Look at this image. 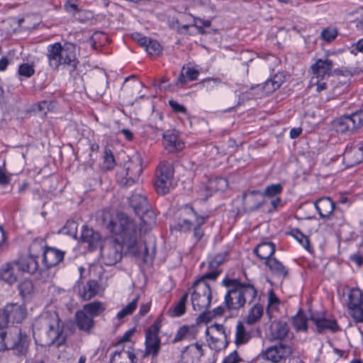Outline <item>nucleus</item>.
<instances>
[{
  "label": "nucleus",
  "instance_id": "473e14b6",
  "mask_svg": "<svg viewBox=\"0 0 363 363\" xmlns=\"http://www.w3.org/2000/svg\"><path fill=\"white\" fill-rule=\"evenodd\" d=\"M251 337L250 332L245 328L241 321H239L236 325L235 343L237 345L246 344Z\"/></svg>",
  "mask_w": 363,
  "mask_h": 363
},
{
  "label": "nucleus",
  "instance_id": "e2e57ef3",
  "mask_svg": "<svg viewBox=\"0 0 363 363\" xmlns=\"http://www.w3.org/2000/svg\"><path fill=\"white\" fill-rule=\"evenodd\" d=\"M106 84L104 83V82H99L98 83L95 84L93 88L95 89L96 94L98 96H102L105 92Z\"/></svg>",
  "mask_w": 363,
  "mask_h": 363
},
{
  "label": "nucleus",
  "instance_id": "f704fd0d",
  "mask_svg": "<svg viewBox=\"0 0 363 363\" xmlns=\"http://www.w3.org/2000/svg\"><path fill=\"white\" fill-rule=\"evenodd\" d=\"M188 296L189 294L187 292L184 293L179 301L169 309L168 313L171 317H179L185 313Z\"/></svg>",
  "mask_w": 363,
  "mask_h": 363
},
{
  "label": "nucleus",
  "instance_id": "b1692460",
  "mask_svg": "<svg viewBox=\"0 0 363 363\" xmlns=\"http://www.w3.org/2000/svg\"><path fill=\"white\" fill-rule=\"evenodd\" d=\"M363 159V150L362 147H347L343 154V162L347 167H352Z\"/></svg>",
  "mask_w": 363,
  "mask_h": 363
},
{
  "label": "nucleus",
  "instance_id": "6ab92c4d",
  "mask_svg": "<svg viewBox=\"0 0 363 363\" xmlns=\"http://www.w3.org/2000/svg\"><path fill=\"white\" fill-rule=\"evenodd\" d=\"M65 252L53 247H47L43 253L42 262L47 268L56 266L61 262Z\"/></svg>",
  "mask_w": 363,
  "mask_h": 363
},
{
  "label": "nucleus",
  "instance_id": "dca6fc26",
  "mask_svg": "<svg viewBox=\"0 0 363 363\" xmlns=\"http://www.w3.org/2000/svg\"><path fill=\"white\" fill-rule=\"evenodd\" d=\"M291 352V349L290 347L280 343L269 347L265 351H262L260 356L265 360L272 363H277L286 359Z\"/></svg>",
  "mask_w": 363,
  "mask_h": 363
},
{
  "label": "nucleus",
  "instance_id": "cd10ccee",
  "mask_svg": "<svg viewBox=\"0 0 363 363\" xmlns=\"http://www.w3.org/2000/svg\"><path fill=\"white\" fill-rule=\"evenodd\" d=\"M315 206L323 218H329L335 210V203L329 197H323L315 202Z\"/></svg>",
  "mask_w": 363,
  "mask_h": 363
},
{
  "label": "nucleus",
  "instance_id": "69168bd1",
  "mask_svg": "<svg viewBox=\"0 0 363 363\" xmlns=\"http://www.w3.org/2000/svg\"><path fill=\"white\" fill-rule=\"evenodd\" d=\"M240 361L236 351L233 352L223 359V363H238Z\"/></svg>",
  "mask_w": 363,
  "mask_h": 363
},
{
  "label": "nucleus",
  "instance_id": "6e6552de",
  "mask_svg": "<svg viewBox=\"0 0 363 363\" xmlns=\"http://www.w3.org/2000/svg\"><path fill=\"white\" fill-rule=\"evenodd\" d=\"M105 307L99 301H94L85 304L82 308L75 313V323L79 330L89 333L94 326V318L99 315Z\"/></svg>",
  "mask_w": 363,
  "mask_h": 363
},
{
  "label": "nucleus",
  "instance_id": "8fccbe9b",
  "mask_svg": "<svg viewBox=\"0 0 363 363\" xmlns=\"http://www.w3.org/2000/svg\"><path fill=\"white\" fill-rule=\"evenodd\" d=\"M62 230L65 234L75 237L77 233V223L74 220H67Z\"/></svg>",
  "mask_w": 363,
  "mask_h": 363
},
{
  "label": "nucleus",
  "instance_id": "c756f323",
  "mask_svg": "<svg viewBox=\"0 0 363 363\" xmlns=\"http://www.w3.org/2000/svg\"><path fill=\"white\" fill-rule=\"evenodd\" d=\"M289 328L282 320L273 321L270 326V336L273 340H283L287 337Z\"/></svg>",
  "mask_w": 363,
  "mask_h": 363
},
{
  "label": "nucleus",
  "instance_id": "9b49d317",
  "mask_svg": "<svg viewBox=\"0 0 363 363\" xmlns=\"http://www.w3.org/2000/svg\"><path fill=\"white\" fill-rule=\"evenodd\" d=\"M142 172V167L138 162H130L125 167H120L116 172L117 182L122 186L133 184Z\"/></svg>",
  "mask_w": 363,
  "mask_h": 363
},
{
  "label": "nucleus",
  "instance_id": "052dcab7",
  "mask_svg": "<svg viewBox=\"0 0 363 363\" xmlns=\"http://www.w3.org/2000/svg\"><path fill=\"white\" fill-rule=\"evenodd\" d=\"M348 87V84L347 82H340V85H336L334 86L333 89V93L335 96H337L346 91Z\"/></svg>",
  "mask_w": 363,
  "mask_h": 363
},
{
  "label": "nucleus",
  "instance_id": "7ed1b4c3",
  "mask_svg": "<svg viewBox=\"0 0 363 363\" xmlns=\"http://www.w3.org/2000/svg\"><path fill=\"white\" fill-rule=\"evenodd\" d=\"M33 335L38 337L42 345L57 342L62 333V327L57 313L55 310L44 312L33 325Z\"/></svg>",
  "mask_w": 363,
  "mask_h": 363
},
{
  "label": "nucleus",
  "instance_id": "f03ea898",
  "mask_svg": "<svg viewBox=\"0 0 363 363\" xmlns=\"http://www.w3.org/2000/svg\"><path fill=\"white\" fill-rule=\"evenodd\" d=\"M223 285L228 289L224 301L228 310H237L246 303H252L257 296V290L252 284L242 283L236 279L225 278Z\"/></svg>",
  "mask_w": 363,
  "mask_h": 363
},
{
  "label": "nucleus",
  "instance_id": "338daca9",
  "mask_svg": "<svg viewBox=\"0 0 363 363\" xmlns=\"http://www.w3.org/2000/svg\"><path fill=\"white\" fill-rule=\"evenodd\" d=\"M269 80L274 84V87L279 89L281 84L284 82V76L282 74H277Z\"/></svg>",
  "mask_w": 363,
  "mask_h": 363
},
{
  "label": "nucleus",
  "instance_id": "412c9836",
  "mask_svg": "<svg viewBox=\"0 0 363 363\" xmlns=\"http://www.w3.org/2000/svg\"><path fill=\"white\" fill-rule=\"evenodd\" d=\"M283 191V186L281 184H276L267 186L264 192H261L259 191H252L248 194H245L243 195V200L245 205H247L249 203V199H254L255 196H259L262 198L263 197H269V198H274L277 195L280 194Z\"/></svg>",
  "mask_w": 363,
  "mask_h": 363
},
{
  "label": "nucleus",
  "instance_id": "603ef678",
  "mask_svg": "<svg viewBox=\"0 0 363 363\" xmlns=\"http://www.w3.org/2000/svg\"><path fill=\"white\" fill-rule=\"evenodd\" d=\"M134 332V329H130L128 331H126L121 337V339L116 343V347L119 348L122 347L123 346H127V345H125V343L129 341L130 337L133 335ZM128 345H130L128 344Z\"/></svg>",
  "mask_w": 363,
  "mask_h": 363
},
{
  "label": "nucleus",
  "instance_id": "49530a36",
  "mask_svg": "<svg viewBox=\"0 0 363 363\" xmlns=\"http://www.w3.org/2000/svg\"><path fill=\"white\" fill-rule=\"evenodd\" d=\"M337 30L336 28L328 27L322 30L320 36L326 42H331L337 36Z\"/></svg>",
  "mask_w": 363,
  "mask_h": 363
},
{
  "label": "nucleus",
  "instance_id": "13d9d810",
  "mask_svg": "<svg viewBox=\"0 0 363 363\" xmlns=\"http://www.w3.org/2000/svg\"><path fill=\"white\" fill-rule=\"evenodd\" d=\"M169 105L174 112L183 113H186V108L174 100H169Z\"/></svg>",
  "mask_w": 363,
  "mask_h": 363
},
{
  "label": "nucleus",
  "instance_id": "79ce46f5",
  "mask_svg": "<svg viewBox=\"0 0 363 363\" xmlns=\"http://www.w3.org/2000/svg\"><path fill=\"white\" fill-rule=\"evenodd\" d=\"M292 235L307 251L311 252L309 240L307 236L302 233L298 229H292L290 232Z\"/></svg>",
  "mask_w": 363,
  "mask_h": 363
},
{
  "label": "nucleus",
  "instance_id": "bf43d9fd",
  "mask_svg": "<svg viewBox=\"0 0 363 363\" xmlns=\"http://www.w3.org/2000/svg\"><path fill=\"white\" fill-rule=\"evenodd\" d=\"M4 327V326H3V325H0V329ZM8 333H9V331H7V332L1 331L0 332V352L3 351L4 350H7Z\"/></svg>",
  "mask_w": 363,
  "mask_h": 363
},
{
  "label": "nucleus",
  "instance_id": "6e6d98bb",
  "mask_svg": "<svg viewBox=\"0 0 363 363\" xmlns=\"http://www.w3.org/2000/svg\"><path fill=\"white\" fill-rule=\"evenodd\" d=\"M183 70L188 80L194 81L197 79L198 76L199 74V72L197 69L192 67H183Z\"/></svg>",
  "mask_w": 363,
  "mask_h": 363
},
{
  "label": "nucleus",
  "instance_id": "4468645a",
  "mask_svg": "<svg viewBox=\"0 0 363 363\" xmlns=\"http://www.w3.org/2000/svg\"><path fill=\"white\" fill-rule=\"evenodd\" d=\"M347 308L350 315L356 320H363L362 292L358 288H353L348 294Z\"/></svg>",
  "mask_w": 363,
  "mask_h": 363
},
{
  "label": "nucleus",
  "instance_id": "39448f33",
  "mask_svg": "<svg viewBox=\"0 0 363 363\" xmlns=\"http://www.w3.org/2000/svg\"><path fill=\"white\" fill-rule=\"evenodd\" d=\"M50 67L58 69L60 65H68L71 67L70 72L77 69L78 61L76 57V46L71 43H66L62 45L60 43L49 45L46 54Z\"/></svg>",
  "mask_w": 363,
  "mask_h": 363
},
{
  "label": "nucleus",
  "instance_id": "2eb2a0df",
  "mask_svg": "<svg viewBox=\"0 0 363 363\" xmlns=\"http://www.w3.org/2000/svg\"><path fill=\"white\" fill-rule=\"evenodd\" d=\"M26 309L18 304L7 305L2 311H0V325L6 326L9 321L20 323L26 317Z\"/></svg>",
  "mask_w": 363,
  "mask_h": 363
},
{
  "label": "nucleus",
  "instance_id": "9d476101",
  "mask_svg": "<svg viewBox=\"0 0 363 363\" xmlns=\"http://www.w3.org/2000/svg\"><path fill=\"white\" fill-rule=\"evenodd\" d=\"M174 169L171 163L162 162L158 165L154 180L155 188L158 194H166L172 184Z\"/></svg>",
  "mask_w": 363,
  "mask_h": 363
},
{
  "label": "nucleus",
  "instance_id": "e433bc0d",
  "mask_svg": "<svg viewBox=\"0 0 363 363\" xmlns=\"http://www.w3.org/2000/svg\"><path fill=\"white\" fill-rule=\"evenodd\" d=\"M227 335L218 334V335L208 336V340L210 347L215 350H221L228 345Z\"/></svg>",
  "mask_w": 363,
  "mask_h": 363
},
{
  "label": "nucleus",
  "instance_id": "a878e982",
  "mask_svg": "<svg viewBox=\"0 0 363 363\" xmlns=\"http://www.w3.org/2000/svg\"><path fill=\"white\" fill-rule=\"evenodd\" d=\"M264 263L274 277L280 279H284L287 277L288 269L276 257H273L264 262Z\"/></svg>",
  "mask_w": 363,
  "mask_h": 363
},
{
  "label": "nucleus",
  "instance_id": "5fc2aeb1",
  "mask_svg": "<svg viewBox=\"0 0 363 363\" xmlns=\"http://www.w3.org/2000/svg\"><path fill=\"white\" fill-rule=\"evenodd\" d=\"M202 84L207 89L213 88L214 86H218L222 83V81L219 78H208L202 81Z\"/></svg>",
  "mask_w": 363,
  "mask_h": 363
},
{
  "label": "nucleus",
  "instance_id": "09e8293b",
  "mask_svg": "<svg viewBox=\"0 0 363 363\" xmlns=\"http://www.w3.org/2000/svg\"><path fill=\"white\" fill-rule=\"evenodd\" d=\"M18 72L21 76L30 77L34 74L35 69L32 65L23 63L19 65Z\"/></svg>",
  "mask_w": 363,
  "mask_h": 363
},
{
  "label": "nucleus",
  "instance_id": "4be33fe9",
  "mask_svg": "<svg viewBox=\"0 0 363 363\" xmlns=\"http://www.w3.org/2000/svg\"><path fill=\"white\" fill-rule=\"evenodd\" d=\"M333 67V62L331 60L328 58L318 60L311 67L313 74V77L324 79L325 77L330 75Z\"/></svg>",
  "mask_w": 363,
  "mask_h": 363
},
{
  "label": "nucleus",
  "instance_id": "0e129e2a",
  "mask_svg": "<svg viewBox=\"0 0 363 363\" xmlns=\"http://www.w3.org/2000/svg\"><path fill=\"white\" fill-rule=\"evenodd\" d=\"M132 38L138 43V44L141 46L146 45V43H147V38L145 36L142 35L139 33H135L132 34Z\"/></svg>",
  "mask_w": 363,
  "mask_h": 363
},
{
  "label": "nucleus",
  "instance_id": "774afa93",
  "mask_svg": "<svg viewBox=\"0 0 363 363\" xmlns=\"http://www.w3.org/2000/svg\"><path fill=\"white\" fill-rule=\"evenodd\" d=\"M65 9L68 12L72 13L74 16L76 13L79 12V9L77 5L70 1H67L65 4Z\"/></svg>",
  "mask_w": 363,
  "mask_h": 363
},
{
  "label": "nucleus",
  "instance_id": "a18cd8bd",
  "mask_svg": "<svg viewBox=\"0 0 363 363\" xmlns=\"http://www.w3.org/2000/svg\"><path fill=\"white\" fill-rule=\"evenodd\" d=\"M279 303V299L277 298V296L272 291H270L268 296V302L267 307V313L270 318L272 316V313L278 309Z\"/></svg>",
  "mask_w": 363,
  "mask_h": 363
},
{
  "label": "nucleus",
  "instance_id": "4c0bfd02",
  "mask_svg": "<svg viewBox=\"0 0 363 363\" xmlns=\"http://www.w3.org/2000/svg\"><path fill=\"white\" fill-rule=\"evenodd\" d=\"M139 300V295H137L128 305L119 311L116 315L118 319L121 320L133 313L135 310Z\"/></svg>",
  "mask_w": 363,
  "mask_h": 363
},
{
  "label": "nucleus",
  "instance_id": "1a4fd4ad",
  "mask_svg": "<svg viewBox=\"0 0 363 363\" xmlns=\"http://www.w3.org/2000/svg\"><path fill=\"white\" fill-rule=\"evenodd\" d=\"M30 345V338L19 328L15 327L9 330L7 335V350L13 351L14 355L26 357Z\"/></svg>",
  "mask_w": 363,
  "mask_h": 363
},
{
  "label": "nucleus",
  "instance_id": "0eeeda50",
  "mask_svg": "<svg viewBox=\"0 0 363 363\" xmlns=\"http://www.w3.org/2000/svg\"><path fill=\"white\" fill-rule=\"evenodd\" d=\"M130 206L136 215L139 216V223L133 220L140 229L142 235L145 234L155 223L153 211L150 210L147 198L140 194H134L129 198Z\"/></svg>",
  "mask_w": 363,
  "mask_h": 363
},
{
  "label": "nucleus",
  "instance_id": "37998d69",
  "mask_svg": "<svg viewBox=\"0 0 363 363\" xmlns=\"http://www.w3.org/2000/svg\"><path fill=\"white\" fill-rule=\"evenodd\" d=\"M307 322V317L301 313H298L292 319L293 325L297 331H306L308 328Z\"/></svg>",
  "mask_w": 363,
  "mask_h": 363
},
{
  "label": "nucleus",
  "instance_id": "f3484780",
  "mask_svg": "<svg viewBox=\"0 0 363 363\" xmlns=\"http://www.w3.org/2000/svg\"><path fill=\"white\" fill-rule=\"evenodd\" d=\"M227 179L223 177H218L209 180L206 186L200 187L198 193L201 196V199L206 200L212 195L213 191H223L227 188Z\"/></svg>",
  "mask_w": 363,
  "mask_h": 363
},
{
  "label": "nucleus",
  "instance_id": "864d4df0",
  "mask_svg": "<svg viewBox=\"0 0 363 363\" xmlns=\"http://www.w3.org/2000/svg\"><path fill=\"white\" fill-rule=\"evenodd\" d=\"M25 363H45L44 355L40 352H35L33 355L30 354Z\"/></svg>",
  "mask_w": 363,
  "mask_h": 363
},
{
  "label": "nucleus",
  "instance_id": "bb28decb",
  "mask_svg": "<svg viewBox=\"0 0 363 363\" xmlns=\"http://www.w3.org/2000/svg\"><path fill=\"white\" fill-rule=\"evenodd\" d=\"M81 240L82 242L86 243L89 248L93 250L99 246L101 237L98 232L84 226L81 234Z\"/></svg>",
  "mask_w": 363,
  "mask_h": 363
},
{
  "label": "nucleus",
  "instance_id": "a211bd4d",
  "mask_svg": "<svg viewBox=\"0 0 363 363\" xmlns=\"http://www.w3.org/2000/svg\"><path fill=\"white\" fill-rule=\"evenodd\" d=\"M311 321L315 325L317 332L321 333L326 330L335 332L338 330L337 322L334 319L326 318L323 314L315 313L311 315Z\"/></svg>",
  "mask_w": 363,
  "mask_h": 363
},
{
  "label": "nucleus",
  "instance_id": "7c9ffc66",
  "mask_svg": "<svg viewBox=\"0 0 363 363\" xmlns=\"http://www.w3.org/2000/svg\"><path fill=\"white\" fill-rule=\"evenodd\" d=\"M17 268L13 262L6 263L0 268V279L11 285L17 281Z\"/></svg>",
  "mask_w": 363,
  "mask_h": 363
},
{
  "label": "nucleus",
  "instance_id": "ea45409f",
  "mask_svg": "<svg viewBox=\"0 0 363 363\" xmlns=\"http://www.w3.org/2000/svg\"><path fill=\"white\" fill-rule=\"evenodd\" d=\"M263 315V307L259 304H255L248 313L247 323L254 324L258 321Z\"/></svg>",
  "mask_w": 363,
  "mask_h": 363
},
{
  "label": "nucleus",
  "instance_id": "a19ab883",
  "mask_svg": "<svg viewBox=\"0 0 363 363\" xmlns=\"http://www.w3.org/2000/svg\"><path fill=\"white\" fill-rule=\"evenodd\" d=\"M191 329V327L186 325L179 328L172 340V343H177L184 340L190 339L192 337Z\"/></svg>",
  "mask_w": 363,
  "mask_h": 363
},
{
  "label": "nucleus",
  "instance_id": "ddd939ff",
  "mask_svg": "<svg viewBox=\"0 0 363 363\" xmlns=\"http://www.w3.org/2000/svg\"><path fill=\"white\" fill-rule=\"evenodd\" d=\"M161 323L157 320L147 328L145 333V355H151L155 357L160 350V339L159 333Z\"/></svg>",
  "mask_w": 363,
  "mask_h": 363
},
{
  "label": "nucleus",
  "instance_id": "58836bf2",
  "mask_svg": "<svg viewBox=\"0 0 363 363\" xmlns=\"http://www.w3.org/2000/svg\"><path fill=\"white\" fill-rule=\"evenodd\" d=\"M227 255L228 254L225 252L216 255L214 258L209 262L208 272H218V277L221 272V270L218 267L225 261Z\"/></svg>",
  "mask_w": 363,
  "mask_h": 363
},
{
  "label": "nucleus",
  "instance_id": "20e7f679",
  "mask_svg": "<svg viewBox=\"0 0 363 363\" xmlns=\"http://www.w3.org/2000/svg\"><path fill=\"white\" fill-rule=\"evenodd\" d=\"M218 278V272H206L196 279L192 286L191 300L192 308L202 314L200 318L206 317L204 312L209 308L212 299L211 281H215Z\"/></svg>",
  "mask_w": 363,
  "mask_h": 363
},
{
  "label": "nucleus",
  "instance_id": "2f4dec72",
  "mask_svg": "<svg viewBox=\"0 0 363 363\" xmlns=\"http://www.w3.org/2000/svg\"><path fill=\"white\" fill-rule=\"evenodd\" d=\"M275 250L276 247L274 243L271 242H264L257 245L254 252L260 259L265 262L273 257Z\"/></svg>",
  "mask_w": 363,
  "mask_h": 363
},
{
  "label": "nucleus",
  "instance_id": "f257e3e1",
  "mask_svg": "<svg viewBox=\"0 0 363 363\" xmlns=\"http://www.w3.org/2000/svg\"><path fill=\"white\" fill-rule=\"evenodd\" d=\"M106 227L110 232L119 236L121 243L116 239H111L101 246V256L106 265H114L121 259L123 247H125L127 252L133 256L142 254L145 262L153 260L156 249L155 238L148 235L141 242L143 230L132 218L119 213L109 220Z\"/></svg>",
  "mask_w": 363,
  "mask_h": 363
},
{
  "label": "nucleus",
  "instance_id": "72a5a7b5",
  "mask_svg": "<svg viewBox=\"0 0 363 363\" xmlns=\"http://www.w3.org/2000/svg\"><path fill=\"white\" fill-rule=\"evenodd\" d=\"M19 294L26 300H30L35 293V289L31 280L24 279L18 286Z\"/></svg>",
  "mask_w": 363,
  "mask_h": 363
},
{
  "label": "nucleus",
  "instance_id": "5701e85b",
  "mask_svg": "<svg viewBox=\"0 0 363 363\" xmlns=\"http://www.w3.org/2000/svg\"><path fill=\"white\" fill-rule=\"evenodd\" d=\"M164 148L170 152H176L184 147V142L172 130H167L163 135Z\"/></svg>",
  "mask_w": 363,
  "mask_h": 363
},
{
  "label": "nucleus",
  "instance_id": "3c124183",
  "mask_svg": "<svg viewBox=\"0 0 363 363\" xmlns=\"http://www.w3.org/2000/svg\"><path fill=\"white\" fill-rule=\"evenodd\" d=\"M115 167V160L112 152L106 150L104 156V168L106 170H111Z\"/></svg>",
  "mask_w": 363,
  "mask_h": 363
},
{
  "label": "nucleus",
  "instance_id": "aec40b11",
  "mask_svg": "<svg viewBox=\"0 0 363 363\" xmlns=\"http://www.w3.org/2000/svg\"><path fill=\"white\" fill-rule=\"evenodd\" d=\"M135 354L131 345L116 348L111 358V363H135Z\"/></svg>",
  "mask_w": 363,
  "mask_h": 363
},
{
  "label": "nucleus",
  "instance_id": "c03bdc74",
  "mask_svg": "<svg viewBox=\"0 0 363 363\" xmlns=\"http://www.w3.org/2000/svg\"><path fill=\"white\" fill-rule=\"evenodd\" d=\"M143 47L146 52L151 56H158L162 52V46L158 41L155 40L148 38L146 45Z\"/></svg>",
  "mask_w": 363,
  "mask_h": 363
},
{
  "label": "nucleus",
  "instance_id": "c9c22d12",
  "mask_svg": "<svg viewBox=\"0 0 363 363\" xmlns=\"http://www.w3.org/2000/svg\"><path fill=\"white\" fill-rule=\"evenodd\" d=\"M47 247L45 240L42 238L35 239L29 247V256L38 259L40 255Z\"/></svg>",
  "mask_w": 363,
  "mask_h": 363
},
{
  "label": "nucleus",
  "instance_id": "680f3d73",
  "mask_svg": "<svg viewBox=\"0 0 363 363\" xmlns=\"http://www.w3.org/2000/svg\"><path fill=\"white\" fill-rule=\"evenodd\" d=\"M211 25V21L207 19L204 20L200 18L194 19V26L199 30H201L203 27L208 28Z\"/></svg>",
  "mask_w": 363,
  "mask_h": 363
},
{
  "label": "nucleus",
  "instance_id": "f8f14e48",
  "mask_svg": "<svg viewBox=\"0 0 363 363\" xmlns=\"http://www.w3.org/2000/svg\"><path fill=\"white\" fill-rule=\"evenodd\" d=\"M363 125V110L351 115L344 116L333 122V127L337 133L353 131Z\"/></svg>",
  "mask_w": 363,
  "mask_h": 363
},
{
  "label": "nucleus",
  "instance_id": "423d86ee",
  "mask_svg": "<svg viewBox=\"0 0 363 363\" xmlns=\"http://www.w3.org/2000/svg\"><path fill=\"white\" fill-rule=\"evenodd\" d=\"M208 220V216L200 215L191 206L186 205L180 210L179 218L174 228L184 233L193 231L194 238L199 241L204 235L201 226Z\"/></svg>",
  "mask_w": 363,
  "mask_h": 363
},
{
  "label": "nucleus",
  "instance_id": "c85d7f7f",
  "mask_svg": "<svg viewBox=\"0 0 363 363\" xmlns=\"http://www.w3.org/2000/svg\"><path fill=\"white\" fill-rule=\"evenodd\" d=\"M16 268L22 272L34 274L39 268L38 259L28 256L27 257L21 258L14 262Z\"/></svg>",
  "mask_w": 363,
  "mask_h": 363
},
{
  "label": "nucleus",
  "instance_id": "393cba45",
  "mask_svg": "<svg viewBox=\"0 0 363 363\" xmlns=\"http://www.w3.org/2000/svg\"><path fill=\"white\" fill-rule=\"evenodd\" d=\"M100 291V286L96 280H89L85 284L79 286L78 294L84 301H88Z\"/></svg>",
  "mask_w": 363,
  "mask_h": 363
},
{
  "label": "nucleus",
  "instance_id": "de8ad7c7",
  "mask_svg": "<svg viewBox=\"0 0 363 363\" xmlns=\"http://www.w3.org/2000/svg\"><path fill=\"white\" fill-rule=\"evenodd\" d=\"M206 336H213L218 335V334L221 335H227L225 328L223 325L220 324H213L208 327L205 332Z\"/></svg>",
  "mask_w": 363,
  "mask_h": 363
},
{
  "label": "nucleus",
  "instance_id": "4d7b16f0",
  "mask_svg": "<svg viewBox=\"0 0 363 363\" xmlns=\"http://www.w3.org/2000/svg\"><path fill=\"white\" fill-rule=\"evenodd\" d=\"M311 82L316 86V90L319 92L327 89V83L321 78L312 77Z\"/></svg>",
  "mask_w": 363,
  "mask_h": 363
}]
</instances>
